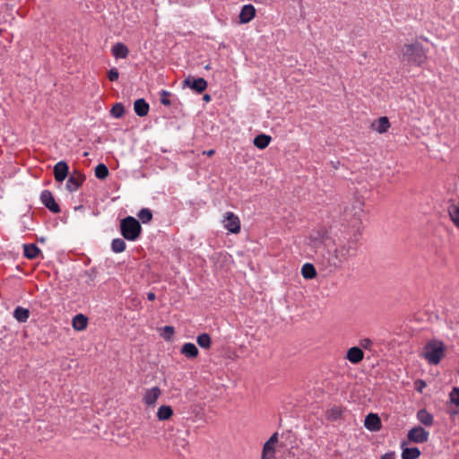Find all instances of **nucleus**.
I'll return each mask as SVG.
<instances>
[{
    "label": "nucleus",
    "instance_id": "1",
    "mask_svg": "<svg viewBox=\"0 0 459 459\" xmlns=\"http://www.w3.org/2000/svg\"><path fill=\"white\" fill-rule=\"evenodd\" d=\"M402 53L403 60L411 65L420 66L427 60V50L419 42L405 44Z\"/></svg>",
    "mask_w": 459,
    "mask_h": 459
},
{
    "label": "nucleus",
    "instance_id": "2",
    "mask_svg": "<svg viewBox=\"0 0 459 459\" xmlns=\"http://www.w3.org/2000/svg\"><path fill=\"white\" fill-rule=\"evenodd\" d=\"M446 354L444 342L437 339L429 341L423 347L421 357L430 365H437Z\"/></svg>",
    "mask_w": 459,
    "mask_h": 459
},
{
    "label": "nucleus",
    "instance_id": "3",
    "mask_svg": "<svg viewBox=\"0 0 459 459\" xmlns=\"http://www.w3.org/2000/svg\"><path fill=\"white\" fill-rule=\"evenodd\" d=\"M120 233L129 241H135L142 233V226L138 220L133 216H127L120 221Z\"/></svg>",
    "mask_w": 459,
    "mask_h": 459
},
{
    "label": "nucleus",
    "instance_id": "4",
    "mask_svg": "<svg viewBox=\"0 0 459 459\" xmlns=\"http://www.w3.org/2000/svg\"><path fill=\"white\" fill-rule=\"evenodd\" d=\"M316 259L325 267L336 269L341 267L343 263L342 258L340 257L339 249L336 247L333 250L325 249L316 252Z\"/></svg>",
    "mask_w": 459,
    "mask_h": 459
},
{
    "label": "nucleus",
    "instance_id": "5",
    "mask_svg": "<svg viewBox=\"0 0 459 459\" xmlns=\"http://www.w3.org/2000/svg\"><path fill=\"white\" fill-rule=\"evenodd\" d=\"M330 238L328 230L325 227L311 230L308 237V245L315 249V254L319 250H325L326 241Z\"/></svg>",
    "mask_w": 459,
    "mask_h": 459
},
{
    "label": "nucleus",
    "instance_id": "6",
    "mask_svg": "<svg viewBox=\"0 0 459 459\" xmlns=\"http://www.w3.org/2000/svg\"><path fill=\"white\" fill-rule=\"evenodd\" d=\"M407 438L410 442L422 444L429 440V432L421 426H415L408 431Z\"/></svg>",
    "mask_w": 459,
    "mask_h": 459
},
{
    "label": "nucleus",
    "instance_id": "7",
    "mask_svg": "<svg viewBox=\"0 0 459 459\" xmlns=\"http://www.w3.org/2000/svg\"><path fill=\"white\" fill-rule=\"evenodd\" d=\"M183 88H190L197 93L204 92L207 88V82L202 78H195L193 76H188L183 81Z\"/></svg>",
    "mask_w": 459,
    "mask_h": 459
},
{
    "label": "nucleus",
    "instance_id": "8",
    "mask_svg": "<svg viewBox=\"0 0 459 459\" xmlns=\"http://www.w3.org/2000/svg\"><path fill=\"white\" fill-rule=\"evenodd\" d=\"M223 226L231 233H238L240 231V221L232 212H227L222 221Z\"/></svg>",
    "mask_w": 459,
    "mask_h": 459
},
{
    "label": "nucleus",
    "instance_id": "9",
    "mask_svg": "<svg viewBox=\"0 0 459 459\" xmlns=\"http://www.w3.org/2000/svg\"><path fill=\"white\" fill-rule=\"evenodd\" d=\"M40 202L53 213H58L61 211L60 206L49 190H43L41 192Z\"/></svg>",
    "mask_w": 459,
    "mask_h": 459
},
{
    "label": "nucleus",
    "instance_id": "10",
    "mask_svg": "<svg viewBox=\"0 0 459 459\" xmlns=\"http://www.w3.org/2000/svg\"><path fill=\"white\" fill-rule=\"evenodd\" d=\"M86 177L80 171L74 170L68 178L65 187L69 192L76 191L85 181Z\"/></svg>",
    "mask_w": 459,
    "mask_h": 459
},
{
    "label": "nucleus",
    "instance_id": "11",
    "mask_svg": "<svg viewBox=\"0 0 459 459\" xmlns=\"http://www.w3.org/2000/svg\"><path fill=\"white\" fill-rule=\"evenodd\" d=\"M278 442V433H273L264 443L262 451V459H273L275 453L274 445Z\"/></svg>",
    "mask_w": 459,
    "mask_h": 459
},
{
    "label": "nucleus",
    "instance_id": "12",
    "mask_svg": "<svg viewBox=\"0 0 459 459\" xmlns=\"http://www.w3.org/2000/svg\"><path fill=\"white\" fill-rule=\"evenodd\" d=\"M69 166L64 160L58 161L54 166V177L57 182H63L68 176Z\"/></svg>",
    "mask_w": 459,
    "mask_h": 459
},
{
    "label": "nucleus",
    "instance_id": "13",
    "mask_svg": "<svg viewBox=\"0 0 459 459\" xmlns=\"http://www.w3.org/2000/svg\"><path fill=\"white\" fill-rule=\"evenodd\" d=\"M364 426L370 431H377L381 429V420L377 414L369 413L367 415Z\"/></svg>",
    "mask_w": 459,
    "mask_h": 459
},
{
    "label": "nucleus",
    "instance_id": "14",
    "mask_svg": "<svg viewBox=\"0 0 459 459\" xmlns=\"http://www.w3.org/2000/svg\"><path fill=\"white\" fill-rule=\"evenodd\" d=\"M363 358H364L363 351L359 347H357V346L350 348L346 354V359L353 364L359 363L363 359Z\"/></svg>",
    "mask_w": 459,
    "mask_h": 459
},
{
    "label": "nucleus",
    "instance_id": "15",
    "mask_svg": "<svg viewBox=\"0 0 459 459\" xmlns=\"http://www.w3.org/2000/svg\"><path fill=\"white\" fill-rule=\"evenodd\" d=\"M255 15V9L252 4H245L239 13L240 23L249 22Z\"/></svg>",
    "mask_w": 459,
    "mask_h": 459
},
{
    "label": "nucleus",
    "instance_id": "16",
    "mask_svg": "<svg viewBox=\"0 0 459 459\" xmlns=\"http://www.w3.org/2000/svg\"><path fill=\"white\" fill-rule=\"evenodd\" d=\"M401 448H402V459H417L420 456V450L416 447H406L405 442L401 443Z\"/></svg>",
    "mask_w": 459,
    "mask_h": 459
},
{
    "label": "nucleus",
    "instance_id": "17",
    "mask_svg": "<svg viewBox=\"0 0 459 459\" xmlns=\"http://www.w3.org/2000/svg\"><path fill=\"white\" fill-rule=\"evenodd\" d=\"M417 420L424 426L430 427L434 424V416L426 409H420L417 411Z\"/></svg>",
    "mask_w": 459,
    "mask_h": 459
},
{
    "label": "nucleus",
    "instance_id": "18",
    "mask_svg": "<svg viewBox=\"0 0 459 459\" xmlns=\"http://www.w3.org/2000/svg\"><path fill=\"white\" fill-rule=\"evenodd\" d=\"M134 110L139 117H145L148 115L150 106L144 99H138L134 103Z\"/></svg>",
    "mask_w": 459,
    "mask_h": 459
},
{
    "label": "nucleus",
    "instance_id": "19",
    "mask_svg": "<svg viewBox=\"0 0 459 459\" xmlns=\"http://www.w3.org/2000/svg\"><path fill=\"white\" fill-rule=\"evenodd\" d=\"M160 395V390L158 386L149 389L143 396V402L147 405H153Z\"/></svg>",
    "mask_w": 459,
    "mask_h": 459
},
{
    "label": "nucleus",
    "instance_id": "20",
    "mask_svg": "<svg viewBox=\"0 0 459 459\" xmlns=\"http://www.w3.org/2000/svg\"><path fill=\"white\" fill-rule=\"evenodd\" d=\"M41 254V250L35 244H23V255L28 259H35Z\"/></svg>",
    "mask_w": 459,
    "mask_h": 459
},
{
    "label": "nucleus",
    "instance_id": "21",
    "mask_svg": "<svg viewBox=\"0 0 459 459\" xmlns=\"http://www.w3.org/2000/svg\"><path fill=\"white\" fill-rule=\"evenodd\" d=\"M111 53L116 58H126L128 56V48L124 43H116L112 48Z\"/></svg>",
    "mask_w": 459,
    "mask_h": 459
},
{
    "label": "nucleus",
    "instance_id": "22",
    "mask_svg": "<svg viewBox=\"0 0 459 459\" xmlns=\"http://www.w3.org/2000/svg\"><path fill=\"white\" fill-rule=\"evenodd\" d=\"M181 353L188 359H195L198 356V349L192 342H186L181 348Z\"/></svg>",
    "mask_w": 459,
    "mask_h": 459
},
{
    "label": "nucleus",
    "instance_id": "23",
    "mask_svg": "<svg viewBox=\"0 0 459 459\" xmlns=\"http://www.w3.org/2000/svg\"><path fill=\"white\" fill-rule=\"evenodd\" d=\"M30 312L28 308L22 307H17L13 312V317L19 322V323H25L28 321L30 317Z\"/></svg>",
    "mask_w": 459,
    "mask_h": 459
},
{
    "label": "nucleus",
    "instance_id": "24",
    "mask_svg": "<svg viewBox=\"0 0 459 459\" xmlns=\"http://www.w3.org/2000/svg\"><path fill=\"white\" fill-rule=\"evenodd\" d=\"M372 126L377 133L384 134L390 127V122L386 117H381L372 124Z\"/></svg>",
    "mask_w": 459,
    "mask_h": 459
},
{
    "label": "nucleus",
    "instance_id": "25",
    "mask_svg": "<svg viewBox=\"0 0 459 459\" xmlns=\"http://www.w3.org/2000/svg\"><path fill=\"white\" fill-rule=\"evenodd\" d=\"M88 319L82 314L76 315L72 321L73 327L77 331H82L87 327Z\"/></svg>",
    "mask_w": 459,
    "mask_h": 459
},
{
    "label": "nucleus",
    "instance_id": "26",
    "mask_svg": "<svg viewBox=\"0 0 459 459\" xmlns=\"http://www.w3.org/2000/svg\"><path fill=\"white\" fill-rule=\"evenodd\" d=\"M271 140L272 138L270 135L260 134L255 137L253 143L256 148L263 150L269 145Z\"/></svg>",
    "mask_w": 459,
    "mask_h": 459
},
{
    "label": "nucleus",
    "instance_id": "27",
    "mask_svg": "<svg viewBox=\"0 0 459 459\" xmlns=\"http://www.w3.org/2000/svg\"><path fill=\"white\" fill-rule=\"evenodd\" d=\"M343 409L340 406H333L326 411V418L329 420L336 421L342 417Z\"/></svg>",
    "mask_w": 459,
    "mask_h": 459
},
{
    "label": "nucleus",
    "instance_id": "28",
    "mask_svg": "<svg viewBox=\"0 0 459 459\" xmlns=\"http://www.w3.org/2000/svg\"><path fill=\"white\" fill-rule=\"evenodd\" d=\"M301 274L307 280L314 279L316 276L315 266L310 263H306L301 268Z\"/></svg>",
    "mask_w": 459,
    "mask_h": 459
},
{
    "label": "nucleus",
    "instance_id": "29",
    "mask_svg": "<svg viewBox=\"0 0 459 459\" xmlns=\"http://www.w3.org/2000/svg\"><path fill=\"white\" fill-rule=\"evenodd\" d=\"M173 415V410L169 405H161L157 411L159 420H167Z\"/></svg>",
    "mask_w": 459,
    "mask_h": 459
},
{
    "label": "nucleus",
    "instance_id": "30",
    "mask_svg": "<svg viewBox=\"0 0 459 459\" xmlns=\"http://www.w3.org/2000/svg\"><path fill=\"white\" fill-rule=\"evenodd\" d=\"M20 222L23 230H34V221L32 216L30 213L23 214L20 219Z\"/></svg>",
    "mask_w": 459,
    "mask_h": 459
},
{
    "label": "nucleus",
    "instance_id": "31",
    "mask_svg": "<svg viewBox=\"0 0 459 459\" xmlns=\"http://www.w3.org/2000/svg\"><path fill=\"white\" fill-rule=\"evenodd\" d=\"M448 212L452 221L459 227V200L457 204L449 206Z\"/></svg>",
    "mask_w": 459,
    "mask_h": 459
},
{
    "label": "nucleus",
    "instance_id": "32",
    "mask_svg": "<svg viewBox=\"0 0 459 459\" xmlns=\"http://www.w3.org/2000/svg\"><path fill=\"white\" fill-rule=\"evenodd\" d=\"M338 249L340 257L342 258L343 262L346 261L351 255H355V248L349 245H343Z\"/></svg>",
    "mask_w": 459,
    "mask_h": 459
},
{
    "label": "nucleus",
    "instance_id": "33",
    "mask_svg": "<svg viewBox=\"0 0 459 459\" xmlns=\"http://www.w3.org/2000/svg\"><path fill=\"white\" fill-rule=\"evenodd\" d=\"M196 342L197 344L204 349H209L212 343L211 337L206 333L199 334L196 338Z\"/></svg>",
    "mask_w": 459,
    "mask_h": 459
},
{
    "label": "nucleus",
    "instance_id": "34",
    "mask_svg": "<svg viewBox=\"0 0 459 459\" xmlns=\"http://www.w3.org/2000/svg\"><path fill=\"white\" fill-rule=\"evenodd\" d=\"M126 248V244L122 238H115L111 242V250L114 253H121Z\"/></svg>",
    "mask_w": 459,
    "mask_h": 459
},
{
    "label": "nucleus",
    "instance_id": "35",
    "mask_svg": "<svg viewBox=\"0 0 459 459\" xmlns=\"http://www.w3.org/2000/svg\"><path fill=\"white\" fill-rule=\"evenodd\" d=\"M108 173H109V171H108V167L103 163L97 165L95 168V176L99 179L107 178V177L108 176Z\"/></svg>",
    "mask_w": 459,
    "mask_h": 459
},
{
    "label": "nucleus",
    "instance_id": "36",
    "mask_svg": "<svg viewBox=\"0 0 459 459\" xmlns=\"http://www.w3.org/2000/svg\"><path fill=\"white\" fill-rule=\"evenodd\" d=\"M137 216L143 223H148L152 219V212L148 208H143L139 211Z\"/></svg>",
    "mask_w": 459,
    "mask_h": 459
},
{
    "label": "nucleus",
    "instance_id": "37",
    "mask_svg": "<svg viewBox=\"0 0 459 459\" xmlns=\"http://www.w3.org/2000/svg\"><path fill=\"white\" fill-rule=\"evenodd\" d=\"M110 113L114 117L120 118L125 113L124 105L122 103H116L112 107Z\"/></svg>",
    "mask_w": 459,
    "mask_h": 459
},
{
    "label": "nucleus",
    "instance_id": "38",
    "mask_svg": "<svg viewBox=\"0 0 459 459\" xmlns=\"http://www.w3.org/2000/svg\"><path fill=\"white\" fill-rule=\"evenodd\" d=\"M97 273H98V271L95 267L91 268L90 270H87L84 272V275L87 277L85 281L88 285H91L94 282V281L97 277Z\"/></svg>",
    "mask_w": 459,
    "mask_h": 459
},
{
    "label": "nucleus",
    "instance_id": "39",
    "mask_svg": "<svg viewBox=\"0 0 459 459\" xmlns=\"http://www.w3.org/2000/svg\"><path fill=\"white\" fill-rule=\"evenodd\" d=\"M171 93L166 90H161L160 92V101L164 106H169L170 105V97Z\"/></svg>",
    "mask_w": 459,
    "mask_h": 459
},
{
    "label": "nucleus",
    "instance_id": "40",
    "mask_svg": "<svg viewBox=\"0 0 459 459\" xmlns=\"http://www.w3.org/2000/svg\"><path fill=\"white\" fill-rule=\"evenodd\" d=\"M449 398L452 403L459 406V387H454L449 394Z\"/></svg>",
    "mask_w": 459,
    "mask_h": 459
},
{
    "label": "nucleus",
    "instance_id": "41",
    "mask_svg": "<svg viewBox=\"0 0 459 459\" xmlns=\"http://www.w3.org/2000/svg\"><path fill=\"white\" fill-rule=\"evenodd\" d=\"M163 333H162V337L166 340V341H169L172 337V335L174 334L175 333V329L173 326L171 325H166L163 327Z\"/></svg>",
    "mask_w": 459,
    "mask_h": 459
},
{
    "label": "nucleus",
    "instance_id": "42",
    "mask_svg": "<svg viewBox=\"0 0 459 459\" xmlns=\"http://www.w3.org/2000/svg\"><path fill=\"white\" fill-rule=\"evenodd\" d=\"M187 441L184 438V437H176L175 441H174V446H176L177 448V451L178 453H181L180 451V447L181 448H186V446H187Z\"/></svg>",
    "mask_w": 459,
    "mask_h": 459
},
{
    "label": "nucleus",
    "instance_id": "43",
    "mask_svg": "<svg viewBox=\"0 0 459 459\" xmlns=\"http://www.w3.org/2000/svg\"><path fill=\"white\" fill-rule=\"evenodd\" d=\"M427 386V384L422 379H418L414 382V388L417 392L422 393L423 389Z\"/></svg>",
    "mask_w": 459,
    "mask_h": 459
},
{
    "label": "nucleus",
    "instance_id": "44",
    "mask_svg": "<svg viewBox=\"0 0 459 459\" xmlns=\"http://www.w3.org/2000/svg\"><path fill=\"white\" fill-rule=\"evenodd\" d=\"M119 73L117 68H111L108 73V77L111 82H115L118 79Z\"/></svg>",
    "mask_w": 459,
    "mask_h": 459
},
{
    "label": "nucleus",
    "instance_id": "45",
    "mask_svg": "<svg viewBox=\"0 0 459 459\" xmlns=\"http://www.w3.org/2000/svg\"><path fill=\"white\" fill-rule=\"evenodd\" d=\"M372 344V341L370 339H363L361 342H360V345L364 348V349H368L370 347V345Z\"/></svg>",
    "mask_w": 459,
    "mask_h": 459
},
{
    "label": "nucleus",
    "instance_id": "46",
    "mask_svg": "<svg viewBox=\"0 0 459 459\" xmlns=\"http://www.w3.org/2000/svg\"><path fill=\"white\" fill-rule=\"evenodd\" d=\"M381 459H395V453L394 451L385 453L381 456Z\"/></svg>",
    "mask_w": 459,
    "mask_h": 459
},
{
    "label": "nucleus",
    "instance_id": "47",
    "mask_svg": "<svg viewBox=\"0 0 459 459\" xmlns=\"http://www.w3.org/2000/svg\"><path fill=\"white\" fill-rule=\"evenodd\" d=\"M147 299L151 301L154 300L156 299V295L153 292L147 293Z\"/></svg>",
    "mask_w": 459,
    "mask_h": 459
},
{
    "label": "nucleus",
    "instance_id": "48",
    "mask_svg": "<svg viewBox=\"0 0 459 459\" xmlns=\"http://www.w3.org/2000/svg\"><path fill=\"white\" fill-rule=\"evenodd\" d=\"M203 99L204 101L209 102L211 100V96L209 94H204Z\"/></svg>",
    "mask_w": 459,
    "mask_h": 459
},
{
    "label": "nucleus",
    "instance_id": "49",
    "mask_svg": "<svg viewBox=\"0 0 459 459\" xmlns=\"http://www.w3.org/2000/svg\"><path fill=\"white\" fill-rule=\"evenodd\" d=\"M213 153H214L213 150H210V151L207 152V155L208 156H212Z\"/></svg>",
    "mask_w": 459,
    "mask_h": 459
},
{
    "label": "nucleus",
    "instance_id": "50",
    "mask_svg": "<svg viewBox=\"0 0 459 459\" xmlns=\"http://www.w3.org/2000/svg\"><path fill=\"white\" fill-rule=\"evenodd\" d=\"M204 68H205L206 70L211 69L210 64L206 65L204 66Z\"/></svg>",
    "mask_w": 459,
    "mask_h": 459
}]
</instances>
